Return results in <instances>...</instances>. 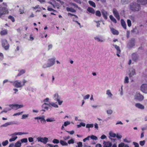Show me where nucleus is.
<instances>
[{
	"label": "nucleus",
	"instance_id": "39448f33",
	"mask_svg": "<svg viewBox=\"0 0 147 147\" xmlns=\"http://www.w3.org/2000/svg\"><path fill=\"white\" fill-rule=\"evenodd\" d=\"M135 40L134 38H132L129 40L127 44V47L128 48H131L135 45Z\"/></svg>",
	"mask_w": 147,
	"mask_h": 147
},
{
	"label": "nucleus",
	"instance_id": "cd10ccee",
	"mask_svg": "<svg viewBox=\"0 0 147 147\" xmlns=\"http://www.w3.org/2000/svg\"><path fill=\"white\" fill-rule=\"evenodd\" d=\"M88 3L91 6H92L93 7H96L95 4L93 1H88Z\"/></svg>",
	"mask_w": 147,
	"mask_h": 147
},
{
	"label": "nucleus",
	"instance_id": "0e129e2a",
	"mask_svg": "<svg viewBox=\"0 0 147 147\" xmlns=\"http://www.w3.org/2000/svg\"><path fill=\"white\" fill-rule=\"evenodd\" d=\"M28 140L30 142H32L33 141V138L32 137H29L28 138Z\"/></svg>",
	"mask_w": 147,
	"mask_h": 147
},
{
	"label": "nucleus",
	"instance_id": "774afa93",
	"mask_svg": "<svg viewBox=\"0 0 147 147\" xmlns=\"http://www.w3.org/2000/svg\"><path fill=\"white\" fill-rule=\"evenodd\" d=\"M124 144L123 143H121L120 144H119L118 147H123L124 146Z\"/></svg>",
	"mask_w": 147,
	"mask_h": 147
},
{
	"label": "nucleus",
	"instance_id": "09e8293b",
	"mask_svg": "<svg viewBox=\"0 0 147 147\" xmlns=\"http://www.w3.org/2000/svg\"><path fill=\"white\" fill-rule=\"evenodd\" d=\"M109 135L111 137L114 138L116 136V134L113 133H110Z\"/></svg>",
	"mask_w": 147,
	"mask_h": 147
},
{
	"label": "nucleus",
	"instance_id": "7ed1b4c3",
	"mask_svg": "<svg viewBox=\"0 0 147 147\" xmlns=\"http://www.w3.org/2000/svg\"><path fill=\"white\" fill-rule=\"evenodd\" d=\"M8 13V11L5 7H3L0 5V17Z\"/></svg>",
	"mask_w": 147,
	"mask_h": 147
},
{
	"label": "nucleus",
	"instance_id": "a211bd4d",
	"mask_svg": "<svg viewBox=\"0 0 147 147\" xmlns=\"http://www.w3.org/2000/svg\"><path fill=\"white\" fill-rule=\"evenodd\" d=\"M49 66H51L53 65L55 63V60L54 59H50L48 60Z\"/></svg>",
	"mask_w": 147,
	"mask_h": 147
},
{
	"label": "nucleus",
	"instance_id": "052dcab7",
	"mask_svg": "<svg viewBox=\"0 0 147 147\" xmlns=\"http://www.w3.org/2000/svg\"><path fill=\"white\" fill-rule=\"evenodd\" d=\"M68 16H74L76 18H78V17L77 16H76V15H74V14H71V13H68Z\"/></svg>",
	"mask_w": 147,
	"mask_h": 147
},
{
	"label": "nucleus",
	"instance_id": "680f3d73",
	"mask_svg": "<svg viewBox=\"0 0 147 147\" xmlns=\"http://www.w3.org/2000/svg\"><path fill=\"white\" fill-rule=\"evenodd\" d=\"M23 113V111L21 112H20V113H15L13 115V116H16V115H20V114H21L22 113Z\"/></svg>",
	"mask_w": 147,
	"mask_h": 147
},
{
	"label": "nucleus",
	"instance_id": "20e7f679",
	"mask_svg": "<svg viewBox=\"0 0 147 147\" xmlns=\"http://www.w3.org/2000/svg\"><path fill=\"white\" fill-rule=\"evenodd\" d=\"M138 3L135 2L131 3L130 5V9L133 11H137Z\"/></svg>",
	"mask_w": 147,
	"mask_h": 147
},
{
	"label": "nucleus",
	"instance_id": "393cba45",
	"mask_svg": "<svg viewBox=\"0 0 147 147\" xmlns=\"http://www.w3.org/2000/svg\"><path fill=\"white\" fill-rule=\"evenodd\" d=\"M109 18L114 23L116 24L117 23V21L111 15L109 16Z\"/></svg>",
	"mask_w": 147,
	"mask_h": 147
},
{
	"label": "nucleus",
	"instance_id": "f8f14e48",
	"mask_svg": "<svg viewBox=\"0 0 147 147\" xmlns=\"http://www.w3.org/2000/svg\"><path fill=\"white\" fill-rule=\"evenodd\" d=\"M132 58L133 60L136 61L138 59V54L137 53H134L132 54Z\"/></svg>",
	"mask_w": 147,
	"mask_h": 147
},
{
	"label": "nucleus",
	"instance_id": "4d7b16f0",
	"mask_svg": "<svg viewBox=\"0 0 147 147\" xmlns=\"http://www.w3.org/2000/svg\"><path fill=\"white\" fill-rule=\"evenodd\" d=\"M90 138V136H88L87 137L83 139V141L84 142H85L86 140H89V138Z\"/></svg>",
	"mask_w": 147,
	"mask_h": 147
},
{
	"label": "nucleus",
	"instance_id": "1a4fd4ad",
	"mask_svg": "<svg viewBox=\"0 0 147 147\" xmlns=\"http://www.w3.org/2000/svg\"><path fill=\"white\" fill-rule=\"evenodd\" d=\"M129 76L130 78L132 77L133 76L135 75L136 72L135 70L133 68H130L129 69Z\"/></svg>",
	"mask_w": 147,
	"mask_h": 147
},
{
	"label": "nucleus",
	"instance_id": "79ce46f5",
	"mask_svg": "<svg viewBox=\"0 0 147 147\" xmlns=\"http://www.w3.org/2000/svg\"><path fill=\"white\" fill-rule=\"evenodd\" d=\"M134 100H138V94L137 92H136L135 94L134 97Z\"/></svg>",
	"mask_w": 147,
	"mask_h": 147
},
{
	"label": "nucleus",
	"instance_id": "5fc2aeb1",
	"mask_svg": "<svg viewBox=\"0 0 147 147\" xmlns=\"http://www.w3.org/2000/svg\"><path fill=\"white\" fill-rule=\"evenodd\" d=\"M34 119H41V120H43V121H45V119L43 118H42V117H35Z\"/></svg>",
	"mask_w": 147,
	"mask_h": 147
},
{
	"label": "nucleus",
	"instance_id": "0eeeda50",
	"mask_svg": "<svg viewBox=\"0 0 147 147\" xmlns=\"http://www.w3.org/2000/svg\"><path fill=\"white\" fill-rule=\"evenodd\" d=\"M113 13L114 16L118 20H119L120 19L119 13L116 9H113Z\"/></svg>",
	"mask_w": 147,
	"mask_h": 147
},
{
	"label": "nucleus",
	"instance_id": "473e14b6",
	"mask_svg": "<svg viewBox=\"0 0 147 147\" xmlns=\"http://www.w3.org/2000/svg\"><path fill=\"white\" fill-rule=\"evenodd\" d=\"M21 145V143L19 141L17 142L15 144V147H20Z\"/></svg>",
	"mask_w": 147,
	"mask_h": 147
},
{
	"label": "nucleus",
	"instance_id": "a18cd8bd",
	"mask_svg": "<svg viewBox=\"0 0 147 147\" xmlns=\"http://www.w3.org/2000/svg\"><path fill=\"white\" fill-rule=\"evenodd\" d=\"M129 81L128 78L127 76L125 77V79L124 81V83H129Z\"/></svg>",
	"mask_w": 147,
	"mask_h": 147
},
{
	"label": "nucleus",
	"instance_id": "423d86ee",
	"mask_svg": "<svg viewBox=\"0 0 147 147\" xmlns=\"http://www.w3.org/2000/svg\"><path fill=\"white\" fill-rule=\"evenodd\" d=\"M141 90L144 93H147V84H143L141 86Z\"/></svg>",
	"mask_w": 147,
	"mask_h": 147
},
{
	"label": "nucleus",
	"instance_id": "5701e85b",
	"mask_svg": "<svg viewBox=\"0 0 147 147\" xmlns=\"http://www.w3.org/2000/svg\"><path fill=\"white\" fill-rule=\"evenodd\" d=\"M54 99L57 101H59V99H60V97L57 93H56L55 94Z\"/></svg>",
	"mask_w": 147,
	"mask_h": 147
},
{
	"label": "nucleus",
	"instance_id": "c756f323",
	"mask_svg": "<svg viewBox=\"0 0 147 147\" xmlns=\"http://www.w3.org/2000/svg\"><path fill=\"white\" fill-rule=\"evenodd\" d=\"M106 94L109 97H111L113 96V94L111 93L110 90H107L106 92Z\"/></svg>",
	"mask_w": 147,
	"mask_h": 147
},
{
	"label": "nucleus",
	"instance_id": "a878e982",
	"mask_svg": "<svg viewBox=\"0 0 147 147\" xmlns=\"http://www.w3.org/2000/svg\"><path fill=\"white\" fill-rule=\"evenodd\" d=\"M28 134V133H26V132H16L14 133L13 134L15 135H21L22 134Z\"/></svg>",
	"mask_w": 147,
	"mask_h": 147
},
{
	"label": "nucleus",
	"instance_id": "aec40b11",
	"mask_svg": "<svg viewBox=\"0 0 147 147\" xmlns=\"http://www.w3.org/2000/svg\"><path fill=\"white\" fill-rule=\"evenodd\" d=\"M87 11L90 13L92 14L95 13V10L93 8L91 7H88L87 9Z\"/></svg>",
	"mask_w": 147,
	"mask_h": 147
},
{
	"label": "nucleus",
	"instance_id": "864d4df0",
	"mask_svg": "<svg viewBox=\"0 0 147 147\" xmlns=\"http://www.w3.org/2000/svg\"><path fill=\"white\" fill-rule=\"evenodd\" d=\"M4 58V56L3 54L1 53H0V61L2 60Z\"/></svg>",
	"mask_w": 147,
	"mask_h": 147
},
{
	"label": "nucleus",
	"instance_id": "ddd939ff",
	"mask_svg": "<svg viewBox=\"0 0 147 147\" xmlns=\"http://www.w3.org/2000/svg\"><path fill=\"white\" fill-rule=\"evenodd\" d=\"M138 10H139V5H144L147 4V0H138Z\"/></svg>",
	"mask_w": 147,
	"mask_h": 147
},
{
	"label": "nucleus",
	"instance_id": "58836bf2",
	"mask_svg": "<svg viewBox=\"0 0 147 147\" xmlns=\"http://www.w3.org/2000/svg\"><path fill=\"white\" fill-rule=\"evenodd\" d=\"M29 116V115L27 114H24L22 115V119H25L27 118Z\"/></svg>",
	"mask_w": 147,
	"mask_h": 147
},
{
	"label": "nucleus",
	"instance_id": "338daca9",
	"mask_svg": "<svg viewBox=\"0 0 147 147\" xmlns=\"http://www.w3.org/2000/svg\"><path fill=\"white\" fill-rule=\"evenodd\" d=\"M112 111L110 109L107 111V113L108 114H111L112 113Z\"/></svg>",
	"mask_w": 147,
	"mask_h": 147
},
{
	"label": "nucleus",
	"instance_id": "37998d69",
	"mask_svg": "<svg viewBox=\"0 0 147 147\" xmlns=\"http://www.w3.org/2000/svg\"><path fill=\"white\" fill-rule=\"evenodd\" d=\"M90 138H91V139L93 140H97V138L94 135H92L90 136Z\"/></svg>",
	"mask_w": 147,
	"mask_h": 147
},
{
	"label": "nucleus",
	"instance_id": "6ab92c4d",
	"mask_svg": "<svg viewBox=\"0 0 147 147\" xmlns=\"http://www.w3.org/2000/svg\"><path fill=\"white\" fill-rule=\"evenodd\" d=\"M121 24L123 28L125 29H126V23L124 21V20L123 19H121Z\"/></svg>",
	"mask_w": 147,
	"mask_h": 147
},
{
	"label": "nucleus",
	"instance_id": "e433bc0d",
	"mask_svg": "<svg viewBox=\"0 0 147 147\" xmlns=\"http://www.w3.org/2000/svg\"><path fill=\"white\" fill-rule=\"evenodd\" d=\"M138 108L143 110L144 109V107L143 105L140 103H138Z\"/></svg>",
	"mask_w": 147,
	"mask_h": 147
},
{
	"label": "nucleus",
	"instance_id": "4be33fe9",
	"mask_svg": "<svg viewBox=\"0 0 147 147\" xmlns=\"http://www.w3.org/2000/svg\"><path fill=\"white\" fill-rule=\"evenodd\" d=\"M48 106H49V104L45 103L42 105V107L43 108L48 110L49 109Z\"/></svg>",
	"mask_w": 147,
	"mask_h": 147
},
{
	"label": "nucleus",
	"instance_id": "49530a36",
	"mask_svg": "<svg viewBox=\"0 0 147 147\" xmlns=\"http://www.w3.org/2000/svg\"><path fill=\"white\" fill-rule=\"evenodd\" d=\"M127 24L128 26L130 27L131 26V20L129 19L127 20Z\"/></svg>",
	"mask_w": 147,
	"mask_h": 147
},
{
	"label": "nucleus",
	"instance_id": "e2e57ef3",
	"mask_svg": "<svg viewBox=\"0 0 147 147\" xmlns=\"http://www.w3.org/2000/svg\"><path fill=\"white\" fill-rule=\"evenodd\" d=\"M47 10L49 11H53L54 12V11H56V10L54 9H53L51 8H49V7H48V9H47Z\"/></svg>",
	"mask_w": 147,
	"mask_h": 147
},
{
	"label": "nucleus",
	"instance_id": "72a5a7b5",
	"mask_svg": "<svg viewBox=\"0 0 147 147\" xmlns=\"http://www.w3.org/2000/svg\"><path fill=\"white\" fill-rule=\"evenodd\" d=\"M95 14L96 16L100 17L101 16V13L99 11H96L95 12Z\"/></svg>",
	"mask_w": 147,
	"mask_h": 147
},
{
	"label": "nucleus",
	"instance_id": "4468645a",
	"mask_svg": "<svg viewBox=\"0 0 147 147\" xmlns=\"http://www.w3.org/2000/svg\"><path fill=\"white\" fill-rule=\"evenodd\" d=\"M110 31L113 35H118L119 34L118 31L113 28H110Z\"/></svg>",
	"mask_w": 147,
	"mask_h": 147
},
{
	"label": "nucleus",
	"instance_id": "6e6d98bb",
	"mask_svg": "<svg viewBox=\"0 0 147 147\" xmlns=\"http://www.w3.org/2000/svg\"><path fill=\"white\" fill-rule=\"evenodd\" d=\"M74 142V140L73 139H71L69 140L68 141V143L69 144H73Z\"/></svg>",
	"mask_w": 147,
	"mask_h": 147
},
{
	"label": "nucleus",
	"instance_id": "8fccbe9b",
	"mask_svg": "<svg viewBox=\"0 0 147 147\" xmlns=\"http://www.w3.org/2000/svg\"><path fill=\"white\" fill-rule=\"evenodd\" d=\"M53 142L54 144H58L59 142V141L58 140L54 139L53 140Z\"/></svg>",
	"mask_w": 147,
	"mask_h": 147
},
{
	"label": "nucleus",
	"instance_id": "dca6fc26",
	"mask_svg": "<svg viewBox=\"0 0 147 147\" xmlns=\"http://www.w3.org/2000/svg\"><path fill=\"white\" fill-rule=\"evenodd\" d=\"M19 72V73L18 74L16 77L22 75L24 74L26 72V70L24 69H22L18 70Z\"/></svg>",
	"mask_w": 147,
	"mask_h": 147
},
{
	"label": "nucleus",
	"instance_id": "603ef678",
	"mask_svg": "<svg viewBox=\"0 0 147 147\" xmlns=\"http://www.w3.org/2000/svg\"><path fill=\"white\" fill-rule=\"evenodd\" d=\"M94 38L95 40H97L98 42H102L103 41L102 40H101L100 38L98 37H95Z\"/></svg>",
	"mask_w": 147,
	"mask_h": 147
},
{
	"label": "nucleus",
	"instance_id": "de8ad7c7",
	"mask_svg": "<svg viewBox=\"0 0 147 147\" xmlns=\"http://www.w3.org/2000/svg\"><path fill=\"white\" fill-rule=\"evenodd\" d=\"M17 138V136H16L14 138H11L9 139V141L10 142H11L12 141H15L16 140Z\"/></svg>",
	"mask_w": 147,
	"mask_h": 147
},
{
	"label": "nucleus",
	"instance_id": "b1692460",
	"mask_svg": "<svg viewBox=\"0 0 147 147\" xmlns=\"http://www.w3.org/2000/svg\"><path fill=\"white\" fill-rule=\"evenodd\" d=\"M66 9L67 11H70L72 12H75L76 11L75 9L72 7H67L66 8Z\"/></svg>",
	"mask_w": 147,
	"mask_h": 147
},
{
	"label": "nucleus",
	"instance_id": "f704fd0d",
	"mask_svg": "<svg viewBox=\"0 0 147 147\" xmlns=\"http://www.w3.org/2000/svg\"><path fill=\"white\" fill-rule=\"evenodd\" d=\"M8 18L10 19L12 22H15V19L14 18L11 16H9L8 17Z\"/></svg>",
	"mask_w": 147,
	"mask_h": 147
},
{
	"label": "nucleus",
	"instance_id": "f3484780",
	"mask_svg": "<svg viewBox=\"0 0 147 147\" xmlns=\"http://www.w3.org/2000/svg\"><path fill=\"white\" fill-rule=\"evenodd\" d=\"M8 34V31L6 29H4L1 30L0 32V34L1 36H4Z\"/></svg>",
	"mask_w": 147,
	"mask_h": 147
},
{
	"label": "nucleus",
	"instance_id": "13d9d810",
	"mask_svg": "<svg viewBox=\"0 0 147 147\" xmlns=\"http://www.w3.org/2000/svg\"><path fill=\"white\" fill-rule=\"evenodd\" d=\"M78 147H82V144L81 142H79L77 143Z\"/></svg>",
	"mask_w": 147,
	"mask_h": 147
},
{
	"label": "nucleus",
	"instance_id": "bb28decb",
	"mask_svg": "<svg viewBox=\"0 0 147 147\" xmlns=\"http://www.w3.org/2000/svg\"><path fill=\"white\" fill-rule=\"evenodd\" d=\"M49 104V106L51 107V106H52L53 107H54L56 108L58 107V106L57 104V103H50Z\"/></svg>",
	"mask_w": 147,
	"mask_h": 147
},
{
	"label": "nucleus",
	"instance_id": "c9c22d12",
	"mask_svg": "<svg viewBox=\"0 0 147 147\" xmlns=\"http://www.w3.org/2000/svg\"><path fill=\"white\" fill-rule=\"evenodd\" d=\"M144 97L142 95L138 93V100H142L144 99Z\"/></svg>",
	"mask_w": 147,
	"mask_h": 147
},
{
	"label": "nucleus",
	"instance_id": "f03ea898",
	"mask_svg": "<svg viewBox=\"0 0 147 147\" xmlns=\"http://www.w3.org/2000/svg\"><path fill=\"white\" fill-rule=\"evenodd\" d=\"M2 45L4 49L7 50L9 49V45L6 39H3L1 40Z\"/></svg>",
	"mask_w": 147,
	"mask_h": 147
},
{
	"label": "nucleus",
	"instance_id": "c03bdc74",
	"mask_svg": "<svg viewBox=\"0 0 147 147\" xmlns=\"http://www.w3.org/2000/svg\"><path fill=\"white\" fill-rule=\"evenodd\" d=\"M21 141L22 143H26L28 142V140L26 138H24L21 139Z\"/></svg>",
	"mask_w": 147,
	"mask_h": 147
},
{
	"label": "nucleus",
	"instance_id": "c85d7f7f",
	"mask_svg": "<svg viewBox=\"0 0 147 147\" xmlns=\"http://www.w3.org/2000/svg\"><path fill=\"white\" fill-rule=\"evenodd\" d=\"M121 2L122 5H124L128 4L129 1L128 0H121Z\"/></svg>",
	"mask_w": 147,
	"mask_h": 147
},
{
	"label": "nucleus",
	"instance_id": "9d476101",
	"mask_svg": "<svg viewBox=\"0 0 147 147\" xmlns=\"http://www.w3.org/2000/svg\"><path fill=\"white\" fill-rule=\"evenodd\" d=\"M37 139L38 142H40L43 143L44 144H46L48 140V138L46 137H45L44 138H37Z\"/></svg>",
	"mask_w": 147,
	"mask_h": 147
},
{
	"label": "nucleus",
	"instance_id": "2eb2a0df",
	"mask_svg": "<svg viewBox=\"0 0 147 147\" xmlns=\"http://www.w3.org/2000/svg\"><path fill=\"white\" fill-rule=\"evenodd\" d=\"M102 13L104 18L106 20L107 19V16L108 14V12L105 10H103L102 11Z\"/></svg>",
	"mask_w": 147,
	"mask_h": 147
},
{
	"label": "nucleus",
	"instance_id": "bf43d9fd",
	"mask_svg": "<svg viewBox=\"0 0 147 147\" xmlns=\"http://www.w3.org/2000/svg\"><path fill=\"white\" fill-rule=\"evenodd\" d=\"M70 124V123L68 121H66L64 122V125L65 126H66L68 125H69Z\"/></svg>",
	"mask_w": 147,
	"mask_h": 147
},
{
	"label": "nucleus",
	"instance_id": "9b49d317",
	"mask_svg": "<svg viewBox=\"0 0 147 147\" xmlns=\"http://www.w3.org/2000/svg\"><path fill=\"white\" fill-rule=\"evenodd\" d=\"M113 46L116 49L117 56L118 57H119L120 56L119 54L120 53L121 51L119 47L116 45H113Z\"/></svg>",
	"mask_w": 147,
	"mask_h": 147
},
{
	"label": "nucleus",
	"instance_id": "4c0bfd02",
	"mask_svg": "<svg viewBox=\"0 0 147 147\" xmlns=\"http://www.w3.org/2000/svg\"><path fill=\"white\" fill-rule=\"evenodd\" d=\"M9 143L8 141L7 140H5V141L3 142L2 143V144L3 146L7 145Z\"/></svg>",
	"mask_w": 147,
	"mask_h": 147
},
{
	"label": "nucleus",
	"instance_id": "7c9ffc66",
	"mask_svg": "<svg viewBox=\"0 0 147 147\" xmlns=\"http://www.w3.org/2000/svg\"><path fill=\"white\" fill-rule=\"evenodd\" d=\"M112 146V144L109 142H107L105 146L104 147H111Z\"/></svg>",
	"mask_w": 147,
	"mask_h": 147
},
{
	"label": "nucleus",
	"instance_id": "69168bd1",
	"mask_svg": "<svg viewBox=\"0 0 147 147\" xmlns=\"http://www.w3.org/2000/svg\"><path fill=\"white\" fill-rule=\"evenodd\" d=\"M66 132H67V133H69L71 135L73 134L74 133V131L72 130L71 131H66Z\"/></svg>",
	"mask_w": 147,
	"mask_h": 147
},
{
	"label": "nucleus",
	"instance_id": "f257e3e1",
	"mask_svg": "<svg viewBox=\"0 0 147 147\" xmlns=\"http://www.w3.org/2000/svg\"><path fill=\"white\" fill-rule=\"evenodd\" d=\"M27 81L25 79L23 80V83H22L19 80H16L13 82V85L14 86L17 88L21 87L24 86L25 83Z\"/></svg>",
	"mask_w": 147,
	"mask_h": 147
},
{
	"label": "nucleus",
	"instance_id": "ea45409f",
	"mask_svg": "<svg viewBox=\"0 0 147 147\" xmlns=\"http://www.w3.org/2000/svg\"><path fill=\"white\" fill-rule=\"evenodd\" d=\"M47 122H52L55 121V119L53 118H48L46 119Z\"/></svg>",
	"mask_w": 147,
	"mask_h": 147
},
{
	"label": "nucleus",
	"instance_id": "3c124183",
	"mask_svg": "<svg viewBox=\"0 0 147 147\" xmlns=\"http://www.w3.org/2000/svg\"><path fill=\"white\" fill-rule=\"evenodd\" d=\"M145 143V140L141 141L140 142V144L141 146H143L144 145Z\"/></svg>",
	"mask_w": 147,
	"mask_h": 147
},
{
	"label": "nucleus",
	"instance_id": "a19ab883",
	"mask_svg": "<svg viewBox=\"0 0 147 147\" xmlns=\"http://www.w3.org/2000/svg\"><path fill=\"white\" fill-rule=\"evenodd\" d=\"M93 127V124H87L86 126V127L87 128H92Z\"/></svg>",
	"mask_w": 147,
	"mask_h": 147
},
{
	"label": "nucleus",
	"instance_id": "6e6552de",
	"mask_svg": "<svg viewBox=\"0 0 147 147\" xmlns=\"http://www.w3.org/2000/svg\"><path fill=\"white\" fill-rule=\"evenodd\" d=\"M9 106L12 109L15 108V109L17 110L18 109L22 108L23 105H19L18 104L15 105H9Z\"/></svg>",
	"mask_w": 147,
	"mask_h": 147
},
{
	"label": "nucleus",
	"instance_id": "2f4dec72",
	"mask_svg": "<svg viewBox=\"0 0 147 147\" xmlns=\"http://www.w3.org/2000/svg\"><path fill=\"white\" fill-rule=\"evenodd\" d=\"M60 144L63 146H67L68 145L63 140H60Z\"/></svg>",
	"mask_w": 147,
	"mask_h": 147
},
{
	"label": "nucleus",
	"instance_id": "412c9836",
	"mask_svg": "<svg viewBox=\"0 0 147 147\" xmlns=\"http://www.w3.org/2000/svg\"><path fill=\"white\" fill-rule=\"evenodd\" d=\"M14 123V121L7 122L5 123V124L2 125V126L3 127H7L9 125H13Z\"/></svg>",
	"mask_w": 147,
	"mask_h": 147
}]
</instances>
